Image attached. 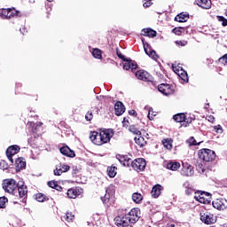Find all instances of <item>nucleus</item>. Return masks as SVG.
<instances>
[{
    "label": "nucleus",
    "instance_id": "obj_51",
    "mask_svg": "<svg viewBox=\"0 0 227 227\" xmlns=\"http://www.w3.org/2000/svg\"><path fill=\"white\" fill-rule=\"evenodd\" d=\"M0 169H3V171L8 169V165L6 161L4 160L0 161Z\"/></svg>",
    "mask_w": 227,
    "mask_h": 227
},
{
    "label": "nucleus",
    "instance_id": "obj_55",
    "mask_svg": "<svg viewBox=\"0 0 227 227\" xmlns=\"http://www.w3.org/2000/svg\"><path fill=\"white\" fill-rule=\"evenodd\" d=\"M40 130V128H38L36 125H35V123H33V126H32V132L34 134H38V131Z\"/></svg>",
    "mask_w": 227,
    "mask_h": 227
},
{
    "label": "nucleus",
    "instance_id": "obj_61",
    "mask_svg": "<svg viewBox=\"0 0 227 227\" xmlns=\"http://www.w3.org/2000/svg\"><path fill=\"white\" fill-rule=\"evenodd\" d=\"M35 125H36L37 128L40 129V127H42V125H43V122L38 121Z\"/></svg>",
    "mask_w": 227,
    "mask_h": 227
},
{
    "label": "nucleus",
    "instance_id": "obj_1",
    "mask_svg": "<svg viewBox=\"0 0 227 227\" xmlns=\"http://www.w3.org/2000/svg\"><path fill=\"white\" fill-rule=\"evenodd\" d=\"M113 136H114V129H105L103 130H100V132L91 131L90 133V139L94 145H97L98 146H102V145L109 143Z\"/></svg>",
    "mask_w": 227,
    "mask_h": 227
},
{
    "label": "nucleus",
    "instance_id": "obj_56",
    "mask_svg": "<svg viewBox=\"0 0 227 227\" xmlns=\"http://www.w3.org/2000/svg\"><path fill=\"white\" fill-rule=\"evenodd\" d=\"M207 120L210 123H214V121H215V117H214V115H209V116H207Z\"/></svg>",
    "mask_w": 227,
    "mask_h": 227
},
{
    "label": "nucleus",
    "instance_id": "obj_27",
    "mask_svg": "<svg viewBox=\"0 0 227 227\" xmlns=\"http://www.w3.org/2000/svg\"><path fill=\"white\" fill-rule=\"evenodd\" d=\"M212 205L214 208H216V210H224V208H226V206H224V203L220 199L213 200Z\"/></svg>",
    "mask_w": 227,
    "mask_h": 227
},
{
    "label": "nucleus",
    "instance_id": "obj_32",
    "mask_svg": "<svg viewBox=\"0 0 227 227\" xmlns=\"http://www.w3.org/2000/svg\"><path fill=\"white\" fill-rule=\"evenodd\" d=\"M136 145H137L140 148H144V146H146V140H145V137H141V135H138V137H135Z\"/></svg>",
    "mask_w": 227,
    "mask_h": 227
},
{
    "label": "nucleus",
    "instance_id": "obj_35",
    "mask_svg": "<svg viewBox=\"0 0 227 227\" xmlns=\"http://www.w3.org/2000/svg\"><path fill=\"white\" fill-rule=\"evenodd\" d=\"M178 77L183 80L184 82H189V74H187V71L181 70L180 73L177 74Z\"/></svg>",
    "mask_w": 227,
    "mask_h": 227
},
{
    "label": "nucleus",
    "instance_id": "obj_3",
    "mask_svg": "<svg viewBox=\"0 0 227 227\" xmlns=\"http://www.w3.org/2000/svg\"><path fill=\"white\" fill-rule=\"evenodd\" d=\"M116 54L119 59H121L125 62L123 64V70H131V72L137 70V62H136V60L128 59L125 58V55L121 54V51H120L118 49H116Z\"/></svg>",
    "mask_w": 227,
    "mask_h": 227
},
{
    "label": "nucleus",
    "instance_id": "obj_34",
    "mask_svg": "<svg viewBox=\"0 0 227 227\" xmlns=\"http://www.w3.org/2000/svg\"><path fill=\"white\" fill-rule=\"evenodd\" d=\"M35 200L39 201V203H43L44 201H49V197L43 193H36Z\"/></svg>",
    "mask_w": 227,
    "mask_h": 227
},
{
    "label": "nucleus",
    "instance_id": "obj_58",
    "mask_svg": "<svg viewBox=\"0 0 227 227\" xmlns=\"http://www.w3.org/2000/svg\"><path fill=\"white\" fill-rule=\"evenodd\" d=\"M214 129L215 132H223V128H221V125L215 126Z\"/></svg>",
    "mask_w": 227,
    "mask_h": 227
},
{
    "label": "nucleus",
    "instance_id": "obj_62",
    "mask_svg": "<svg viewBox=\"0 0 227 227\" xmlns=\"http://www.w3.org/2000/svg\"><path fill=\"white\" fill-rule=\"evenodd\" d=\"M49 3H52V1H54V0H47Z\"/></svg>",
    "mask_w": 227,
    "mask_h": 227
},
{
    "label": "nucleus",
    "instance_id": "obj_54",
    "mask_svg": "<svg viewBox=\"0 0 227 227\" xmlns=\"http://www.w3.org/2000/svg\"><path fill=\"white\" fill-rule=\"evenodd\" d=\"M192 192H194V189L191 188V187H188L185 189V194L187 196H191V194H192Z\"/></svg>",
    "mask_w": 227,
    "mask_h": 227
},
{
    "label": "nucleus",
    "instance_id": "obj_30",
    "mask_svg": "<svg viewBox=\"0 0 227 227\" xmlns=\"http://www.w3.org/2000/svg\"><path fill=\"white\" fill-rule=\"evenodd\" d=\"M118 168H116L114 165H112L111 167H107V175L110 178H114L116 176V171Z\"/></svg>",
    "mask_w": 227,
    "mask_h": 227
},
{
    "label": "nucleus",
    "instance_id": "obj_44",
    "mask_svg": "<svg viewBox=\"0 0 227 227\" xmlns=\"http://www.w3.org/2000/svg\"><path fill=\"white\" fill-rule=\"evenodd\" d=\"M218 22H222V26L226 27L227 26V19L223 16H217Z\"/></svg>",
    "mask_w": 227,
    "mask_h": 227
},
{
    "label": "nucleus",
    "instance_id": "obj_49",
    "mask_svg": "<svg viewBox=\"0 0 227 227\" xmlns=\"http://www.w3.org/2000/svg\"><path fill=\"white\" fill-rule=\"evenodd\" d=\"M181 29H184V27H181L179 28L175 27V28L172 29V33H174L175 35H177V36H180V35H182V30Z\"/></svg>",
    "mask_w": 227,
    "mask_h": 227
},
{
    "label": "nucleus",
    "instance_id": "obj_41",
    "mask_svg": "<svg viewBox=\"0 0 227 227\" xmlns=\"http://www.w3.org/2000/svg\"><path fill=\"white\" fill-rule=\"evenodd\" d=\"M195 166H196V169L199 173H205L206 168H205V165H203V163L197 162Z\"/></svg>",
    "mask_w": 227,
    "mask_h": 227
},
{
    "label": "nucleus",
    "instance_id": "obj_14",
    "mask_svg": "<svg viewBox=\"0 0 227 227\" xmlns=\"http://www.w3.org/2000/svg\"><path fill=\"white\" fill-rule=\"evenodd\" d=\"M115 157L118 159L119 162L124 166V168H130L132 165V159L129 157V155L116 154Z\"/></svg>",
    "mask_w": 227,
    "mask_h": 227
},
{
    "label": "nucleus",
    "instance_id": "obj_21",
    "mask_svg": "<svg viewBox=\"0 0 227 227\" xmlns=\"http://www.w3.org/2000/svg\"><path fill=\"white\" fill-rule=\"evenodd\" d=\"M17 192H19L20 198L26 200V198H27V186H26V184H19L17 187Z\"/></svg>",
    "mask_w": 227,
    "mask_h": 227
},
{
    "label": "nucleus",
    "instance_id": "obj_15",
    "mask_svg": "<svg viewBox=\"0 0 227 227\" xmlns=\"http://www.w3.org/2000/svg\"><path fill=\"white\" fill-rule=\"evenodd\" d=\"M181 175L183 176H192V175H194V168L187 162L183 163V168L181 169Z\"/></svg>",
    "mask_w": 227,
    "mask_h": 227
},
{
    "label": "nucleus",
    "instance_id": "obj_57",
    "mask_svg": "<svg viewBox=\"0 0 227 227\" xmlns=\"http://www.w3.org/2000/svg\"><path fill=\"white\" fill-rule=\"evenodd\" d=\"M176 43L182 47H185V45H187V41H177Z\"/></svg>",
    "mask_w": 227,
    "mask_h": 227
},
{
    "label": "nucleus",
    "instance_id": "obj_28",
    "mask_svg": "<svg viewBox=\"0 0 227 227\" xmlns=\"http://www.w3.org/2000/svg\"><path fill=\"white\" fill-rule=\"evenodd\" d=\"M167 169H170V171H178V169H180V162L169 161L167 164Z\"/></svg>",
    "mask_w": 227,
    "mask_h": 227
},
{
    "label": "nucleus",
    "instance_id": "obj_36",
    "mask_svg": "<svg viewBox=\"0 0 227 227\" xmlns=\"http://www.w3.org/2000/svg\"><path fill=\"white\" fill-rule=\"evenodd\" d=\"M132 200L134 201V203H141L143 201V195L139 192H134L132 194Z\"/></svg>",
    "mask_w": 227,
    "mask_h": 227
},
{
    "label": "nucleus",
    "instance_id": "obj_6",
    "mask_svg": "<svg viewBox=\"0 0 227 227\" xmlns=\"http://www.w3.org/2000/svg\"><path fill=\"white\" fill-rule=\"evenodd\" d=\"M125 215L129 224H136V223L138 222L141 217V209L138 207H134Z\"/></svg>",
    "mask_w": 227,
    "mask_h": 227
},
{
    "label": "nucleus",
    "instance_id": "obj_37",
    "mask_svg": "<svg viewBox=\"0 0 227 227\" xmlns=\"http://www.w3.org/2000/svg\"><path fill=\"white\" fill-rule=\"evenodd\" d=\"M15 17H20V12L15 8H9V20L15 19Z\"/></svg>",
    "mask_w": 227,
    "mask_h": 227
},
{
    "label": "nucleus",
    "instance_id": "obj_48",
    "mask_svg": "<svg viewBox=\"0 0 227 227\" xmlns=\"http://www.w3.org/2000/svg\"><path fill=\"white\" fill-rule=\"evenodd\" d=\"M122 125L125 127V129H128V127L129 129L130 128V121L129 120V117H124Z\"/></svg>",
    "mask_w": 227,
    "mask_h": 227
},
{
    "label": "nucleus",
    "instance_id": "obj_52",
    "mask_svg": "<svg viewBox=\"0 0 227 227\" xmlns=\"http://www.w3.org/2000/svg\"><path fill=\"white\" fill-rule=\"evenodd\" d=\"M56 185H58V182H56V181H49L48 182V186L51 187V189H55Z\"/></svg>",
    "mask_w": 227,
    "mask_h": 227
},
{
    "label": "nucleus",
    "instance_id": "obj_7",
    "mask_svg": "<svg viewBox=\"0 0 227 227\" xmlns=\"http://www.w3.org/2000/svg\"><path fill=\"white\" fill-rule=\"evenodd\" d=\"M101 201L106 207H111L114 201V190L106 188L105 195L101 196Z\"/></svg>",
    "mask_w": 227,
    "mask_h": 227
},
{
    "label": "nucleus",
    "instance_id": "obj_17",
    "mask_svg": "<svg viewBox=\"0 0 227 227\" xmlns=\"http://www.w3.org/2000/svg\"><path fill=\"white\" fill-rule=\"evenodd\" d=\"M70 170V166L65 163H59L57 165L56 169L54 170L55 176H61L63 173H67V171Z\"/></svg>",
    "mask_w": 227,
    "mask_h": 227
},
{
    "label": "nucleus",
    "instance_id": "obj_59",
    "mask_svg": "<svg viewBox=\"0 0 227 227\" xmlns=\"http://www.w3.org/2000/svg\"><path fill=\"white\" fill-rule=\"evenodd\" d=\"M129 114L130 115V116H137V112H136V110H129Z\"/></svg>",
    "mask_w": 227,
    "mask_h": 227
},
{
    "label": "nucleus",
    "instance_id": "obj_39",
    "mask_svg": "<svg viewBox=\"0 0 227 227\" xmlns=\"http://www.w3.org/2000/svg\"><path fill=\"white\" fill-rule=\"evenodd\" d=\"M129 132H131L132 134H135L136 136H141V131L139 130L137 126L134 124L129 126Z\"/></svg>",
    "mask_w": 227,
    "mask_h": 227
},
{
    "label": "nucleus",
    "instance_id": "obj_2",
    "mask_svg": "<svg viewBox=\"0 0 227 227\" xmlns=\"http://www.w3.org/2000/svg\"><path fill=\"white\" fill-rule=\"evenodd\" d=\"M198 157L203 162H214L215 160V152L211 149L202 148L198 151Z\"/></svg>",
    "mask_w": 227,
    "mask_h": 227
},
{
    "label": "nucleus",
    "instance_id": "obj_26",
    "mask_svg": "<svg viewBox=\"0 0 227 227\" xmlns=\"http://www.w3.org/2000/svg\"><path fill=\"white\" fill-rule=\"evenodd\" d=\"M161 191H162V185L160 184L154 185L151 192L153 198H159V196H160Z\"/></svg>",
    "mask_w": 227,
    "mask_h": 227
},
{
    "label": "nucleus",
    "instance_id": "obj_33",
    "mask_svg": "<svg viewBox=\"0 0 227 227\" xmlns=\"http://www.w3.org/2000/svg\"><path fill=\"white\" fill-rule=\"evenodd\" d=\"M74 219L75 215H74V214L71 212H67L62 216V221H66L67 223H72Z\"/></svg>",
    "mask_w": 227,
    "mask_h": 227
},
{
    "label": "nucleus",
    "instance_id": "obj_11",
    "mask_svg": "<svg viewBox=\"0 0 227 227\" xmlns=\"http://www.w3.org/2000/svg\"><path fill=\"white\" fill-rule=\"evenodd\" d=\"M158 90L160 93H162L166 97H168V95H173L175 93V88H173V85L168 84V83H160L158 85Z\"/></svg>",
    "mask_w": 227,
    "mask_h": 227
},
{
    "label": "nucleus",
    "instance_id": "obj_25",
    "mask_svg": "<svg viewBox=\"0 0 227 227\" xmlns=\"http://www.w3.org/2000/svg\"><path fill=\"white\" fill-rule=\"evenodd\" d=\"M142 35L143 36H149V38H155L157 36V31L152 28H143Z\"/></svg>",
    "mask_w": 227,
    "mask_h": 227
},
{
    "label": "nucleus",
    "instance_id": "obj_22",
    "mask_svg": "<svg viewBox=\"0 0 227 227\" xmlns=\"http://www.w3.org/2000/svg\"><path fill=\"white\" fill-rule=\"evenodd\" d=\"M114 111L116 116H121L125 113V105L121 101H117L114 105Z\"/></svg>",
    "mask_w": 227,
    "mask_h": 227
},
{
    "label": "nucleus",
    "instance_id": "obj_43",
    "mask_svg": "<svg viewBox=\"0 0 227 227\" xmlns=\"http://www.w3.org/2000/svg\"><path fill=\"white\" fill-rule=\"evenodd\" d=\"M85 120H86V121H91V120H93V108H91V110H89L86 113Z\"/></svg>",
    "mask_w": 227,
    "mask_h": 227
},
{
    "label": "nucleus",
    "instance_id": "obj_19",
    "mask_svg": "<svg viewBox=\"0 0 227 227\" xmlns=\"http://www.w3.org/2000/svg\"><path fill=\"white\" fill-rule=\"evenodd\" d=\"M81 194H82V189L79 187L68 189L67 192V197L71 200H75V198L81 196Z\"/></svg>",
    "mask_w": 227,
    "mask_h": 227
},
{
    "label": "nucleus",
    "instance_id": "obj_47",
    "mask_svg": "<svg viewBox=\"0 0 227 227\" xmlns=\"http://www.w3.org/2000/svg\"><path fill=\"white\" fill-rule=\"evenodd\" d=\"M189 143L191 146H199V145H201V142H199V143L196 142V139L194 138V137H192L189 139Z\"/></svg>",
    "mask_w": 227,
    "mask_h": 227
},
{
    "label": "nucleus",
    "instance_id": "obj_20",
    "mask_svg": "<svg viewBox=\"0 0 227 227\" xmlns=\"http://www.w3.org/2000/svg\"><path fill=\"white\" fill-rule=\"evenodd\" d=\"M60 153H62V155H65V157H70L71 159H74V157H75V152L70 149L68 145L62 146L60 148Z\"/></svg>",
    "mask_w": 227,
    "mask_h": 227
},
{
    "label": "nucleus",
    "instance_id": "obj_50",
    "mask_svg": "<svg viewBox=\"0 0 227 227\" xmlns=\"http://www.w3.org/2000/svg\"><path fill=\"white\" fill-rule=\"evenodd\" d=\"M172 69L174 70L175 74H180L181 70H184V67L180 66H176V67L172 66Z\"/></svg>",
    "mask_w": 227,
    "mask_h": 227
},
{
    "label": "nucleus",
    "instance_id": "obj_23",
    "mask_svg": "<svg viewBox=\"0 0 227 227\" xmlns=\"http://www.w3.org/2000/svg\"><path fill=\"white\" fill-rule=\"evenodd\" d=\"M198 6L204 10H210L212 8V0H196Z\"/></svg>",
    "mask_w": 227,
    "mask_h": 227
},
{
    "label": "nucleus",
    "instance_id": "obj_18",
    "mask_svg": "<svg viewBox=\"0 0 227 227\" xmlns=\"http://www.w3.org/2000/svg\"><path fill=\"white\" fill-rule=\"evenodd\" d=\"M173 120L176 121V123H185L184 127H187L192 121L187 120L185 114H176L173 116Z\"/></svg>",
    "mask_w": 227,
    "mask_h": 227
},
{
    "label": "nucleus",
    "instance_id": "obj_9",
    "mask_svg": "<svg viewBox=\"0 0 227 227\" xmlns=\"http://www.w3.org/2000/svg\"><path fill=\"white\" fill-rule=\"evenodd\" d=\"M131 168H133L134 171H137V173L145 171V168H146V160L143 158L136 159L131 161Z\"/></svg>",
    "mask_w": 227,
    "mask_h": 227
},
{
    "label": "nucleus",
    "instance_id": "obj_40",
    "mask_svg": "<svg viewBox=\"0 0 227 227\" xmlns=\"http://www.w3.org/2000/svg\"><path fill=\"white\" fill-rule=\"evenodd\" d=\"M0 17L3 19H7L9 20V8L7 9H0Z\"/></svg>",
    "mask_w": 227,
    "mask_h": 227
},
{
    "label": "nucleus",
    "instance_id": "obj_12",
    "mask_svg": "<svg viewBox=\"0 0 227 227\" xmlns=\"http://www.w3.org/2000/svg\"><path fill=\"white\" fill-rule=\"evenodd\" d=\"M19 152H20V146L17 145H11L7 148L6 156L12 164H13V155H17Z\"/></svg>",
    "mask_w": 227,
    "mask_h": 227
},
{
    "label": "nucleus",
    "instance_id": "obj_10",
    "mask_svg": "<svg viewBox=\"0 0 227 227\" xmlns=\"http://www.w3.org/2000/svg\"><path fill=\"white\" fill-rule=\"evenodd\" d=\"M200 221L204 223V224H214L217 221V218L214 215V214L207 211L205 213H200Z\"/></svg>",
    "mask_w": 227,
    "mask_h": 227
},
{
    "label": "nucleus",
    "instance_id": "obj_42",
    "mask_svg": "<svg viewBox=\"0 0 227 227\" xmlns=\"http://www.w3.org/2000/svg\"><path fill=\"white\" fill-rule=\"evenodd\" d=\"M8 203V198L0 197V208H6V204Z\"/></svg>",
    "mask_w": 227,
    "mask_h": 227
},
{
    "label": "nucleus",
    "instance_id": "obj_38",
    "mask_svg": "<svg viewBox=\"0 0 227 227\" xmlns=\"http://www.w3.org/2000/svg\"><path fill=\"white\" fill-rule=\"evenodd\" d=\"M92 56L96 58V59H102V51L98 48H95L92 50Z\"/></svg>",
    "mask_w": 227,
    "mask_h": 227
},
{
    "label": "nucleus",
    "instance_id": "obj_46",
    "mask_svg": "<svg viewBox=\"0 0 227 227\" xmlns=\"http://www.w3.org/2000/svg\"><path fill=\"white\" fill-rule=\"evenodd\" d=\"M155 116H157V114H155V112H153V108H150L148 115H147L148 119L152 121V120H153V118H155Z\"/></svg>",
    "mask_w": 227,
    "mask_h": 227
},
{
    "label": "nucleus",
    "instance_id": "obj_4",
    "mask_svg": "<svg viewBox=\"0 0 227 227\" xmlns=\"http://www.w3.org/2000/svg\"><path fill=\"white\" fill-rule=\"evenodd\" d=\"M18 187L19 184H17V181L15 179L4 180L3 189L5 191V192H8L9 194H12V196H15L17 194Z\"/></svg>",
    "mask_w": 227,
    "mask_h": 227
},
{
    "label": "nucleus",
    "instance_id": "obj_24",
    "mask_svg": "<svg viewBox=\"0 0 227 227\" xmlns=\"http://www.w3.org/2000/svg\"><path fill=\"white\" fill-rule=\"evenodd\" d=\"M24 168H26V160H24V158H17L15 160L16 171H21Z\"/></svg>",
    "mask_w": 227,
    "mask_h": 227
},
{
    "label": "nucleus",
    "instance_id": "obj_45",
    "mask_svg": "<svg viewBox=\"0 0 227 227\" xmlns=\"http://www.w3.org/2000/svg\"><path fill=\"white\" fill-rule=\"evenodd\" d=\"M218 63L222 65H227V53L218 59Z\"/></svg>",
    "mask_w": 227,
    "mask_h": 227
},
{
    "label": "nucleus",
    "instance_id": "obj_16",
    "mask_svg": "<svg viewBox=\"0 0 227 227\" xmlns=\"http://www.w3.org/2000/svg\"><path fill=\"white\" fill-rule=\"evenodd\" d=\"M114 221L115 226L118 227H129V225L130 224L126 215H124L123 216H116Z\"/></svg>",
    "mask_w": 227,
    "mask_h": 227
},
{
    "label": "nucleus",
    "instance_id": "obj_29",
    "mask_svg": "<svg viewBox=\"0 0 227 227\" xmlns=\"http://www.w3.org/2000/svg\"><path fill=\"white\" fill-rule=\"evenodd\" d=\"M164 148H166L167 150H173V140L172 138H164L161 141Z\"/></svg>",
    "mask_w": 227,
    "mask_h": 227
},
{
    "label": "nucleus",
    "instance_id": "obj_5",
    "mask_svg": "<svg viewBox=\"0 0 227 227\" xmlns=\"http://www.w3.org/2000/svg\"><path fill=\"white\" fill-rule=\"evenodd\" d=\"M194 200L199 201V203H203L204 205H210L212 201V193L203 191L194 192Z\"/></svg>",
    "mask_w": 227,
    "mask_h": 227
},
{
    "label": "nucleus",
    "instance_id": "obj_53",
    "mask_svg": "<svg viewBox=\"0 0 227 227\" xmlns=\"http://www.w3.org/2000/svg\"><path fill=\"white\" fill-rule=\"evenodd\" d=\"M152 4H153V3H152V0H147L146 2H145L143 4L144 8H150V6H152Z\"/></svg>",
    "mask_w": 227,
    "mask_h": 227
},
{
    "label": "nucleus",
    "instance_id": "obj_13",
    "mask_svg": "<svg viewBox=\"0 0 227 227\" xmlns=\"http://www.w3.org/2000/svg\"><path fill=\"white\" fill-rule=\"evenodd\" d=\"M135 75L137 79L144 81L145 82H152V81H153V77H152L151 74H149L148 72L145 70L137 71Z\"/></svg>",
    "mask_w": 227,
    "mask_h": 227
},
{
    "label": "nucleus",
    "instance_id": "obj_60",
    "mask_svg": "<svg viewBox=\"0 0 227 227\" xmlns=\"http://www.w3.org/2000/svg\"><path fill=\"white\" fill-rule=\"evenodd\" d=\"M54 189H56V191H63V187L59 186V184H58V183Z\"/></svg>",
    "mask_w": 227,
    "mask_h": 227
},
{
    "label": "nucleus",
    "instance_id": "obj_8",
    "mask_svg": "<svg viewBox=\"0 0 227 227\" xmlns=\"http://www.w3.org/2000/svg\"><path fill=\"white\" fill-rule=\"evenodd\" d=\"M143 45H144V51L149 58H152L154 61H157L159 59V55L157 54V51L155 50L152 49V46L146 41L145 40L144 37L141 38Z\"/></svg>",
    "mask_w": 227,
    "mask_h": 227
},
{
    "label": "nucleus",
    "instance_id": "obj_31",
    "mask_svg": "<svg viewBox=\"0 0 227 227\" xmlns=\"http://www.w3.org/2000/svg\"><path fill=\"white\" fill-rule=\"evenodd\" d=\"M176 22H187L189 20V14L179 13L175 18Z\"/></svg>",
    "mask_w": 227,
    "mask_h": 227
}]
</instances>
